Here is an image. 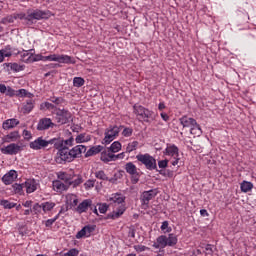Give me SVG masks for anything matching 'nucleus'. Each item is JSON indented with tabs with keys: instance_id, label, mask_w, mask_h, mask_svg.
<instances>
[{
	"instance_id": "nucleus-36",
	"label": "nucleus",
	"mask_w": 256,
	"mask_h": 256,
	"mask_svg": "<svg viewBox=\"0 0 256 256\" xmlns=\"http://www.w3.org/2000/svg\"><path fill=\"white\" fill-rule=\"evenodd\" d=\"M137 147H139L138 141L128 143L126 147V153H133V151H137Z\"/></svg>"
},
{
	"instance_id": "nucleus-19",
	"label": "nucleus",
	"mask_w": 256,
	"mask_h": 256,
	"mask_svg": "<svg viewBox=\"0 0 256 256\" xmlns=\"http://www.w3.org/2000/svg\"><path fill=\"white\" fill-rule=\"evenodd\" d=\"M18 139H21V135H19V131H13L10 132L9 134H7L6 136H4L2 138L3 143H11V142H15Z\"/></svg>"
},
{
	"instance_id": "nucleus-26",
	"label": "nucleus",
	"mask_w": 256,
	"mask_h": 256,
	"mask_svg": "<svg viewBox=\"0 0 256 256\" xmlns=\"http://www.w3.org/2000/svg\"><path fill=\"white\" fill-rule=\"evenodd\" d=\"M123 213H125V206H121L120 208L117 209V211H114L111 214H108V219H119V217H121V215H123Z\"/></svg>"
},
{
	"instance_id": "nucleus-5",
	"label": "nucleus",
	"mask_w": 256,
	"mask_h": 256,
	"mask_svg": "<svg viewBox=\"0 0 256 256\" xmlns=\"http://www.w3.org/2000/svg\"><path fill=\"white\" fill-rule=\"evenodd\" d=\"M134 113L137 115L139 121H145L146 123H149V119L153 117V111H150L149 109L139 105L135 104L133 106Z\"/></svg>"
},
{
	"instance_id": "nucleus-20",
	"label": "nucleus",
	"mask_w": 256,
	"mask_h": 256,
	"mask_svg": "<svg viewBox=\"0 0 256 256\" xmlns=\"http://www.w3.org/2000/svg\"><path fill=\"white\" fill-rule=\"evenodd\" d=\"M24 189L26 193H35L37 191V182L35 179H29L24 183Z\"/></svg>"
},
{
	"instance_id": "nucleus-58",
	"label": "nucleus",
	"mask_w": 256,
	"mask_h": 256,
	"mask_svg": "<svg viewBox=\"0 0 256 256\" xmlns=\"http://www.w3.org/2000/svg\"><path fill=\"white\" fill-rule=\"evenodd\" d=\"M107 209H109V206L107 204H99L98 211L102 214L107 213Z\"/></svg>"
},
{
	"instance_id": "nucleus-44",
	"label": "nucleus",
	"mask_w": 256,
	"mask_h": 256,
	"mask_svg": "<svg viewBox=\"0 0 256 256\" xmlns=\"http://www.w3.org/2000/svg\"><path fill=\"white\" fill-rule=\"evenodd\" d=\"M110 152H111V150H109V148H107V150H102L101 151L100 159L103 161V163H108Z\"/></svg>"
},
{
	"instance_id": "nucleus-10",
	"label": "nucleus",
	"mask_w": 256,
	"mask_h": 256,
	"mask_svg": "<svg viewBox=\"0 0 256 256\" xmlns=\"http://www.w3.org/2000/svg\"><path fill=\"white\" fill-rule=\"evenodd\" d=\"M20 151H23V147L15 143L1 148V153H3V155H17V153H20Z\"/></svg>"
},
{
	"instance_id": "nucleus-35",
	"label": "nucleus",
	"mask_w": 256,
	"mask_h": 256,
	"mask_svg": "<svg viewBox=\"0 0 256 256\" xmlns=\"http://www.w3.org/2000/svg\"><path fill=\"white\" fill-rule=\"evenodd\" d=\"M177 236L175 234H169L167 237V245L168 247H175L177 245Z\"/></svg>"
},
{
	"instance_id": "nucleus-7",
	"label": "nucleus",
	"mask_w": 256,
	"mask_h": 256,
	"mask_svg": "<svg viewBox=\"0 0 256 256\" xmlns=\"http://www.w3.org/2000/svg\"><path fill=\"white\" fill-rule=\"evenodd\" d=\"M164 155H168V157H173L174 160L171 162V165H173V167L179 165V147H177L175 144H167V147L164 150Z\"/></svg>"
},
{
	"instance_id": "nucleus-1",
	"label": "nucleus",
	"mask_w": 256,
	"mask_h": 256,
	"mask_svg": "<svg viewBox=\"0 0 256 256\" xmlns=\"http://www.w3.org/2000/svg\"><path fill=\"white\" fill-rule=\"evenodd\" d=\"M75 142V138L71 136L67 140L57 137L56 143L54 144V149H57L55 161L59 165H63L65 163L73 162V158L71 156V152L69 147H73V143Z\"/></svg>"
},
{
	"instance_id": "nucleus-64",
	"label": "nucleus",
	"mask_w": 256,
	"mask_h": 256,
	"mask_svg": "<svg viewBox=\"0 0 256 256\" xmlns=\"http://www.w3.org/2000/svg\"><path fill=\"white\" fill-rule=\"evenodd\" d=\"M23 136H24L25 139H31V137H32L31 132L28 131V130L23 131Z\"/></svg>"
},
{
	"instance_id": "nucleus-13",
	"label": "nucleus",
	"mask_w": 256,
	"mask_h": 256,
	"mask_svg": "<svg viewBox=\"0 0 256 256\" xmlns=\"http://www.w3.org/2000/svg\"><path fill=\"white\" fill-rule=\"evenodd\" d=\"M53 127H55V123L51 118H42L38 122L37 131H47V129H53Z\"/></svg>"
},
{
	"instance_id": "nucleus-12",
	"label": "nucleus",
	"mask_w": 256,
	"mask_h": 256,
	"mask_svg": "<svg viewBox=\"0 0 256 256\" xmlns=\"http://www.w3.org/2000/svg\"><path fill=\"white\" fill-rule=\"evenodd\" d=\"M89 209H93V200L85 199L75 208V211L81 215L83 213H87Z\"/></svg>"
},
{
	"instance_id": "nucleus-18",
	"label": "nucleus",
	"mask_w": 256,
	"mask_h": 256,
	"mask_svg": "<svg viewBox=\"0 0 256 256\" xmlns=\"http://www.w3.org/2000/svg\"><path fill=\"white\" fill-rule=\"evenodd\" d=\"M152 247L154 249H165V247H168L167 244V236L161 235L156 239V242L153 243Z\"/></svg>"
},
{
	"instance_id": "nucleus-59",
	"label": "nucleus",
	"mask_w": 256,
	"mask_h": 256,
	"mask_svg": "<svg viewBox=\"0 0 256 256\" xmlns=\"http://www.w3.org/2000/svg\"><path fill=\"white\" fill-rule=\"evenodd\" d=\"M165 230H166V233H170V231H171V228H169V222L168 221L162 222L161 231H165Z\"/></svg>"
},
{
	"instance_id": "nucleus-15",
	"label": "nucleus",
	"mask_w": 256,
	"mask_h": 256,
	"mask_svg": "<svg viewBox=\"0 0 256 256\" xmlns=\"http://www.w3.org/2000/svg\"><path fill=\"white\" fill-rule=\"evenodd\" d=\"M33 55H35V49L23 50L20 60L23 63H35V59L33 58Z\"/></svg>"
},
{
	"instance_id": "nucleus-46",
	"label": "nucleus",
	"mask_w": 256,
	"mask_h": 256,
	"mask_svg": "<svg viewBox=\"0 0 256 256\" xmlns=\"http://www.w3.org/2000/svg\"><path fill=\"white\" fill-rule=\"evenodd\" d=\"M50 101L54 103V105H63V103H65L63 97H51Z\"/></svg>"
},
{
	"instance_id": "nucleus-17",
	"label": "nucleus",
	"mask_w": 256,
	"mask_h": 256,
	"mask_svg": "<svg viewBox=\"0 0 256 256\" xmlns=\"http://www.w3.org/2000/svg\"><path fill=\"white\" fill-rule=\"evenodd\" d=\"M19 120L15 118L7 119L2 123V129L4 131H9L10 129H15L19 125Z\"/></svg>"
},
{
	"instance_id": "nucleus-11",
	"label": "nucleus",
	"mask_w": 256,
	"mask_h": 256,
	"mask_svg": "<svg viewBox=\"0 0 256 256\" xmlns=\"http://www.w3.org/2000/svg\"><path fill=\"white\" fill-rule=\"evenodd\" d=\"M157 193H159L157 189L144 191L141 195L142 205H146V206L149 205V201H151L152 199H155V197H157Z\"/></svg>"
},
{
	"instance_id": "nucleus-9",
	"label": "nucleus",
	"mask_w": 256,
	"mask_h": 256,
	"mask_svg": "<svg viewBox=\"0 0 256 256\" xmlns=\"http://www.w3.org/2000/svg\"><path fill=\"white\" fill-rule=\"evenodd\" d=\"M56 121L59 125H67L71 121V112L65 109H59L56 112Z\"/></svg>"
},
{
	"instance_id": "nucleus-27",
	"label": "nucleus",
	"mask_w": 256,
	"mask_h": 256,
	"mask_svg": "<svg viewBox=\"0 0 256 256\" xmlns=\"http://www.w3.org/2000/svg\"><path fill=\"white\" fill-rule=\"evenodd\" d=\"M53 187L56 189V191H67V189H69V185L61 182L60 180L54 181Z\"/></svg>"
},
{
	"instance_id": "nucleus-37",
	"label": "nucleus",
	"mask_w": 256,
	"mask_h": 256,
	"mask_svg": "<svg viewBox=\"0 0 256 256\" xmlns=\"http://www.w3.org/2000/svg\"><path fill=\"white\" fill-rule=\"evenodd\" d=\"M12 189H13L14 193H16L18 195H22L23 189H25V185H24V183H22V184L15 183L12 185Z\"/></svg>"
},
{
	"instance_id": "nucleus-22",
	"label": "nucleus",
	"mask_w": 256,
	"mask_h": 256,
	"mask_svg": "<svg viewBox=\"0 0 256 256\" xmlns=\"http://www.w3.org/2000/svg\"><path fill=\"white\" fill-rule=\"evenodd\" d=\"M105 148L102 145L92 146L86 153L85 157H93L99 155Z\"/></svg>"
},
{
	"instance_id": "nucleus-53",
	"label": "nucleus",
	"mask_w": 256,
	"mask_h": 256,
	"mask_svg": "<svg viewBox=\"0 0 256 256\" xmlns=\"http://www.w3.org/2000/svg\"><path fill=\"white\" fill-rule=\"evenodd\" d=\"M96 226L95 225H86L84 226V229H86V235L89 237L93 231H95Z\"/></svg>"
},
{
	"instance_id": "nucleus-31",
	"label": "nucleus",
	"mask_w": 256,
	"mask_h": 256,
	"mask_svg": "<svg viewBox=\"0 0 256 256\" xmlns=\"http://www.w3.org/2000/svg\"><path fill=\"white\" fill-rule=\"evenodd\" d=\"M240 189L242 193H249L251 189H253V183L248 182V181H243L240 185Z\"/></svg>"
},
{
	"instance_id": "nucleus-25",
	"label": "nucleus",
	"mask_w": 256,
	"mask_h": 256,
	"mask_svg": "<svg viewBox=\"0 0 256 256\" xmlns=\"http://www.w3.org/2000/svg\"><path fill=\"white\" fill-rule=\"evenodd\" d=\"M190 133L191 135H196V137H201V135H203V130H201V126L197 121L190 127Z\"/></svg>"
},
{
	"instance_id": "nucleus-32",
	"label": "nucleus",
	"mask_w": 256,
	"mask_h": 256,
	"mask_svg": "<svg viewBox=\"0 0 256 256\" xmlns=\"http://www.w3.org/2000/svg\"><path fill=\"white\" fill-rule=\"evenodd\" d=\"M75 141L76 143H87L88 141H91V136L86 133H82L76 137Z\"/></svg>"
},
{
	"instance_id": "nucleus-51",
	"label": "nucleus",
	"mask_w": 256,
	"mask_h": 256,
	"mask_svg": "<svg viewBox=\"0 0 256 256\" xmlns=\"http://www.w3.org/2000/svg\"><path fill=\"white\" fill-rule=\"evenodd\" d=\"M84 187L85 189L88 191V189H93V187H95V180H87L85 183H84Z\"/></svg>"
},
{
	"instance_id": "nucleus-23",
	"label": "nucleus",
	"mask_w": 256,
	"mask_h": 256,
	"mask_svg": "<svg viewBox=\"0 0 256 256\" xmlns=\"http://www.w3.org/2000/svg\"><path fill=\"white\" fill-rule=\"evenodd\" d=\"M57 63H66V65H75V58L69 55H58Z\"/></svg>"
},
{
	"instance_id": "nucleus-61",
	"label": "nucleus",
	"mask_w": 256,
	"mask_h": 256,
	"mask_svg": "<svg viewBox=\"0 0 256 256\" xmlns=\"http://www.w3.org/2000/svg\"><path fill=\"white\" fill-rule=\"evenodd\" d=\"M205 251H207V255H213V245L207 244L205 246Z\"/></svg>"
},
{
	"instance_id": "nucleus-55",
	"label": "nucleus",
	"mask_w": 256,
	"mask_h": 256,
	"mask_svg": "<svg viewBox=\"0 0 256 256\" xmlns=\"http://www.w3.org/2000/svg\"><path fill=\"white\" fill-rule=\"evenodd\" d=\"M83 237H87L85 226L76 234V239H83Z\"/></svg>"
},
{
	"instance_id": "nucleus-60",
	"label": "nucleus",
	"mask_w": 256,
	"mask_h": 256,
	"mask_svg": "<svg viewBox=\"0 0 256 256\" xmlns=\"http://www.w3.org/2000/svg\"><path fill=\"white\" fill-rule=\"evenodd\" d=\"M16 97H27V90L19 89L18 91H16Z\"/></svg>"
},
{
	"instance_id": "nucleus-33",
	"label": "nucleus",
	"mask_w": 256,
	"mask_h": 256,
	"mask_svg": "<svg viewBox=\"0 0 256 256\" xmlns=\"http://www.w3.org/2000/svg\"><path fill=\"white\" fill-rule=\"evenodd\" d=\"M109 201L117 203V205H121V203H125V198H123L121 194H113L112 197L109 198Z\"/></svg>"
},
{
	"instance_id": "nucleus-41",
	"label": "nucleus",
	"mask_w": 256,
	"mask_h": 256,
	"mask_svg": "<svg viewBox=\"0 0 256 256\" xmlns=\"http://www.w3.org/2000/svg\"><path fill=\"white\" fill-rule=\"evenodd\" d=\"M96 179H100L101 181H111L109 177H107V174H105V171L99 170L95 172Z\"/></svg>"
},
{
	"instance_id": "nucleus-16",
	"label": "nucleus",
	"mask_w": 256,
	"mask_h": 256,
	"mask_svg": "<svg viewBox=\"0 0 256 256\" xmlns=\"http://www.w3.org/2000/svg\"><path fill=\"white\" fill-rule=\"evenodd\" d=\"M16 179H17V171L15 170H10L8 173H6L2 177V181L4 185H11V183H13V181H15Z\"/></svg>"
},
{
	"instance_id": "nucleus-2",
	"label": "nucleus",
	"mask_w": 256,
	"mask_h": 256,
	"mask_svg": "<svg viewBox=\"0 0 256 256\" xmlns=\"http://www.w3.org/2000/svg\"><path fill=\"white\" fill-rule=\"evenodd\" d=\"M136 159L140 162V165H144L145 169L148 171H157V159L151 156V154H138L136 155Z\"/></svg>"
},
{
	"instance_id": "nucleus-45",
	"label": "nucleus",
	"mask_w": 256,
	"mask_h": 256,
	"mask_svg": "<svg viewBox=\"0 0 256 256\" xmlns=\"http://www.w3.org/2000/svg\"><path fill=\"white\" fill-rule=\"evenodd\" d=\"M41 211H43V204L35 203L32 207V213H34V215H39Z\"/></svg>"
},
{
	"instance_id": "nucleus-42",
	"label": "nucleus",
	"mask_w": 256,
	"mask_h": 256,
	"mask_svg": "<svg viewBox=\"0 0 256 256\" xmlns=\"http://www.w3.org/2000/svg\"><path fill=\"white\" fill-rule=\"evenodd\" d=\"M0 23H2V25H7V23H15V14L2 18Z\"/></svg>"
},
{
	"instance_id": "nucleus-54",
	"label": "nucleus",
	"mask_w": 256,
	"mask_h": 256,
	"mask_svg": "<svg viewBox=\"0 0 256 256\" xmlns=\"http://www.w3.org/2000/svg\"><path fill=\"white\" fill-rule=\"evenodd\" d=\"M168 165H169V160L167 159L158 161L159 169H167Z\"/></svg>"
},
{
	"instance_id": "nucleus-40",
	"label": "nucleus",
	"mask_w": 256,
	"mask_h": 256,
	"mask_svg": "<svg viewBox=\"0 0 256 256\" xmlns=\"http://www.w3.org/2000/svg\"><path fill=\"white\" fill-rule=\"evenodd\" d=\"M0 205H2L4 209H13L14 207H17V203L10 202L9 200H1Z\"/></svg>"
},
{
	"instance_id": "nucleus-49",
	"label": "nucleus",
	"mask_w": 256,
	"mask_h": 256,
	"mask_svg": "<svg viewBox=\"0 0 256 256\" xmlns=\"http://www.w3.org/2000/svg\"><path fill=\"white\" fill-rule=\"evenodd\" d=\"M57 56H58V54H51L48 56L41 57L40 59L42 61H57Z\"/></svg>"
},
{
	"instance_id": "nucleus-21",
	"label": "nucleus",
	"mask_w": 256,
	"mask_h": 256,
	"mask_svg": "<svg viewBox=\"0 0 256 256\" xmlns=\"http://www.w3.org/2000/svg\"><path fill=\"white\" fill-rule=\"evenodd\" d=\"M197 120H195V118H191L189 116H182L181 118H179V122L182 125V127H192L193 125H195V122Z\"/></svg>"
},
{
	"instance_id": "nucleus-38",
	"label": "nucleus",
	"mask_w": 256,
	"mask_h": 256,
	"mask_svg": "<svg viewBox=\"0 0 256 256\" xmlns=\"http://www.w3.org/2000/svg\"><path fill=\"white\" fill-rule=\"evenodd\" d=\"M111 153H119V150L121 149V142L115 141L111 144V146L108 148Z\"/></svg>"
},
{
	"instance_id": "nucleus-62",
	"label": "nucleus",
	"mask_w": 256,
	"mask_h": 256,
	"mask_svg": "<svg viewBox=\"0 0 256 256\" xmlns=\"http://www.w3.org/2000/svg\"><path fill=\"white\" fill-rule=\"evenodd\" d=\"M111 161H117V156L113 152H109L108 163Z\"/></svg>"
},
{
	"instance_id": "nucleus-3",
	"label": "nucleus",
	"mask_w": 256,
	"mask_h": 256,
	"mask_svg": "<svg viewBox=\"0 0 256 256\" xmlns=\"http://www.w3.org/2000/svg\"><path fill=\"white\" fill-rule=\"evenodd\" d=\"M55 143H57V137L46 140L43 136H40L36 140L30 142L29 147L34 151H41V149H47L49 145H53L55 147Z\"/></svg>"
},
{
	"instance_id": "nucleus-56",
	"label": "nucleus",
	"mask_w": 256,
	"mask_h": 256,
	"mask_svg": "<svg viewBox=\"0 0 256 256\" xmlns=\"http://www.w3.org/2000/svg\"><path fill=\"white\" fill-rule=\"evenodd\" d=\"M123 137H131L133 135V129L132 128H124L122 131Z\"/></svg>"
},
{
	"instance_id": "nucleus-28",
	"label": "nucleus",
	"mask_w": 256,
	"mask_h": 256,
	"mask_svg": "<svg viewBox=\"0 0 256 256\" xmlns=\"http://www.w3.org/2000/svg\"><path fill=\"white\" fill-rule=\"evenodd\" d=\"M6 67H10L12 71H15V73H19V71H24L25 66L19 65L18 63H4Z\"/></svg>"
},
{
	"instance_id": "nucleus-4",
	"label": "nucleus",
	"mask_w": 256,
	"mask_h": 256,
	"mask_svg": "<svg viewBox=\"0 0 256 256\" xmlns=\"http://www.w3.org/2000/svg\"><path fill=\"white\" fill-rule=\"evenodd\" d=\"M51 17V11L36 9L27 14V25H33L35 21H41V19H49Z\"/></svg>"
},
{
	"instance_id": "nucleus-14",
	"label": "nucleus",
	"mask_w": 256,
	"mask_h": 256,
	"mask_svg": "<svg viewBox=\"0 0 256 256\" xmlns=\"http://www.w3.org/2000/svg\"><path fill=\"white\" fill-rule=\"evenodd\" d=\"M70 155L72 157V161H75V159H79L83 153L87 152V146L85 145H77L69 150Z\"/></svg>"
},
{
	"instance_id": "nucleus-52",
	"label": "nucleus",
	"mask_w": 256,
	"mask_h": 256,
	"mask_svg": "<svg viewBox=\"0 0 256 256\" xmlns=\"http://www.w3.org/2000/svg\"><path fill=\"white\" fill-rule=\"evenodd\" d=\"M79 255V250L76 248L70 249L68 252L64 253L62 256H77Z\"/></svg>"
},
{
	"instance_id": "nucleus-8",
	"label": "nucleus",
	"mask_w": 256,
	"mask_h": 256,
	"mask_svg": "<svg viewBox=\"0 0 256 256\" xmlns=\"http://www.w3.org/2000/svg\"><path fill=\"white\" fill-rule=\"evenodd\" d=\"M121 129L119 126H110L108 129L105 131V137L102 141L103 145H109L116 137L119 135Z\"/></svg>"
},
{
	"instance_id": "nucleus-24",
	"label": "nucleus",
	"mask_w": 256,
	"mask_h": 256,
	"mask_svg": "<svg viewBox=\"0 0 256 256\" xmlns=\"http://www.w3.org/2000/svg\"><path fill=\"white\" fill-rule=\"evenodd\" d=\"M58 179H60V181H64L65 185H68V187H70V183H71V179H73V175L68 174L66 172H59Z\"/></svg>"
},
{
	"instance_id": "nucleus-47",
	"label": "nucleus",
	"mask_w": 256,
	"mask_h": 256,
	"mask_svg": "<svg viewBox=\"0 0 256 256\" xmlns=\"http://www.w3.org/2000/svg\"><path fill=\"white\" fill-rule=\"evenodd\" d=\"M81 183H83V178L81 176H79L75 180H73V178L70 180V186L72 185L73 187H79Z\"/></svg>"
},
{
	"instance_id": "nucleus-6",
	"label": "nucleus",
	"mask_w": 256,
	"mask_h": 256,
	"mask_svg": "<svg viewBox=\"0 0 256 256\" xmlns=\"http://www.w3.org/2000/svg\"><path fill=\"white\" fill-rule=\"evenodd\" d=\"M124 169L128 175H130V181L132 185H137L139 183V178L141 175L139 174V171L137 169V166L133 164V162H127L124 166Z\"/></svg>"
},
{
	"instance_id": "nucleus-57",
	"label": "nucleus",
	"mask_w": 256,
	"mask_h": 256,
	"mask_svg": "<svg viewBox=\"0 0 256 256\" xmlns=\"http://www.w3.org/2000/svg\"><path fill=\"white\" fill-rule=\"evenodd\" d=\"M5 95H7L8 97H15V95H17V92H15V90H13L11 86H8Z\"/></svg>"
},
{
	"instance_id": "nucleus-39",
	"label": "nucleus",
	"mask_w": 256,
	"mask_h": 256,
	"mask_svg": "<svg viewBox=\"0 0 256 256\" xmlns=\"http://www.w3.org/2000/svg\"><path fill=\"white\" fill-rule=\"evenodd\" d=\"M55 208V203L54 202H43L42 203V211L44 213H47V211H52V209Z\"/></svg>"
},
{
	"instance_id": "nucleus-30",
	"label": "nucleus",
	"mask_w": 256,
	"mask_h": 256,
	"mask_svg": "<svg viewBox=\"0 0 256 256\" xmlns=\"http://www.w3.org/2000/svg\"><path fill=\"white\" fill-rule=\"evenodd\" d=\"M35 107V104L33 102V100H28L26 101V103L23 105L22 111L23 113L27 114V113H31V111H33V108Z\"/></svg>"
},
{
	"instance_id": "nucleus-48",
	"label": "nucleus",
	"mask_w": 256,
	"mask_h": 256,
	"mask_svg": "<svg viewBox=\"0 0 256 256\" xmlns=\"http://www.w3.org/2000/svg\"><path fill=\"white\" fill-rule=\"evenodd\" d=\"M14 17H15V21H17V19H20V21H25L26 25H27V14H25V13H14Z\"/></svg>"
},
{
	"instance_id": "nucleus-29",
	"label": "nucleus",
	"mask_w": 256,
	"mask_h": 256,
	"mask_svg": "<svg viewBox=\"0 0 256 256\" xmlns=\"http://www.w3.org/2000/svg\"><path fill=\"white\" fill-rule=\"evenodd\" d=\"M66 203L68 205H71L72 207H77V205L79 203V199H77V196H75L73 194H69L66 196Z\"/></svg>"
},
{
	"instance_id": "nucleus-50",
	"label": "nucleus",
	"mask_w": 256,
	"mask_h": 256,
	"mask_svg": "<svg viewBox=\"0 0 256 256\" xmlns=\"http://www.w3.org/2000/svg\"><path fill=\"white\" fill-rule=\"evenodd\" d=\"M3 51V57H11V55H13V53L11 52V45H7L5 47V49H2Z\"/></svg>"
},
{
	"instance_id": "nucleus-34",
	"label": "nucleus",
	"mask_w": 256,
	"mask_h": 256,
	"mask_svg": "<svg viewBox=\"0 0 256 256\" xmlns=\"http://www.w3.org/2000/svg\"><path fill=\"white\" fill-rule=\"evenodd\" d=\"M159 175H162V177H168L169 179L173 178V175H175V172L173 170H165V169H157L156 170Z\"/></svg>"
},
{
	"instance_id": "nucleus-63",
	"label": "nucleus",
	"mask_w": 256,
	"mask_h": 256,
	"mask_svg": "<svg viewBox=\"0 0 256 256\" xmlns=\"http://www.w3.org/2000/svg\"><path fill=\"white\" fill-rule=\"evenodd\" d=\"M53 223H55V219H48L45 222V227H51L53 225Z\"/></svg>"
},
{
	"instance_id": "nucleus-43",
	"label": "nucleus",
	"mask_w": 256,
	"mask_h": 256,
	"mask_svg": "<svg viewBox=\"0 0 256 256\" xmlns=\"http://www.w3.org/2000/svg\"><path fill=\"white\" fill-rule=\"evenodd\" d=\"M73 85L74 87H83L85 85V79L82 77H75L73 79Z\"/></svg>"
}]
</instances>
